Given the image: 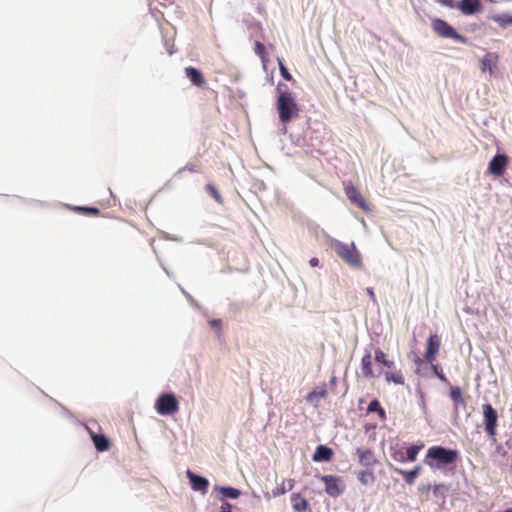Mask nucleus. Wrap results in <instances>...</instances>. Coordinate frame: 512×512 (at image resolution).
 I'll use <instances>...</instances> for the list:
<instances>
[{
	"label": "nucleus",
	"mask_w": 512,
	"mask_h": 512,
	"mask_svg": "<svg viewBox=\"0 0 512 512\" xmlns=\"http://www.w3.org/2000/svg\"><path fill=\"white\" fill-rule=\"evenodd\" d=\"M431 25L434 32L440 37L451 38L463 44L468 41L466 37L460 35L450 24L440 18L433 19Z\"/></svg>",
	"instance_id": "obj_4"
},
{
	"label": "nucleus",
	"mask_w": 512,
	"mask_h": 512,
	"mask_svg": "<svg viewBox=\"0 0 512 512\" xmlns=\"http://www.w3.org/2000/svg\"><path fill=\"white\" fill-rule=\"evenodd\" d=\"M448 490V486L444 483L434 484L432 488L433 496L440 499L442 502L445 501V493Z\"/></svg>",
	"instance_id": "obj_28"
},
{
	"label": "nucleus",
	"mask_w": 512,
	"mask_h": 512,
	"mask_svg": "<svg viewBox=\"0 0 512 512\" xmlns=\"http://www.w3.org/2000/svg\"><path fill=\"white\" fill-rule=\"evenodd\" d=\"M209 324L216 331H220L221 330L222 322H221L220 319H212V320L209 321Z\"/></svg>",
	"instance_id": "obj_37"
},
{
	"label": "nucleus",
	"mask_w": 512,
	"mask_h": 512,
	"mask_svg": "<svg viewBox=\"0 0 512 512\" xmlns=\"http://www.w3.org/2000/svg\"><path fill=\"white\" fill-rule=\"evenodd\" d=\"M91 438L98 451L104 452L110 449L111 442L105 435L91 432Z\"/></svg>",
	"instance_id": "obj_19"
},
{
	"label": "nucleus",
	"mask_w": 512,
	"mask_h": 512,
	"mask_svg": "<svg viewBox=\"0 0 512 512\" xmlns=\"http://www.w3.org/2000/svg\"><path fill=\"white\" fill-rule=\"evenodd\" d=\"M458 459L459 453L457 450L443 446H432L428 448L424 462L433 470H444L448 466H454Z\"/></svg>",
	"instance_id": "obj_1"
},
{
	"label": "nucleus",
	"mask_w": 512,
	"mask_h": 512,
	"mask_svg": "<svg viewBox=\"0 0 512 512\" xmlns=\"http://www.w3.org/2000/svg\"><path fill=\"white\" fill-rule=\"evenodd\" d=\"M344 191L347 198L350 200L352 204L357 205L360 209H362L365 212L370 211V207L367 201L364 199L360 191L352 183L345 184Z\"/></svg>",
	"instance_id": "obj_8"
},
{
	"label": "nucleus",
	"mask_w": 512,
	"mask_h": 512,
	"mask_svg": "<svg viewBox=\"0 0 512 512\" xmlns=\"http://www.w3.org/2000/svg\"><path fill=\"white\" fill-rule=\"evenodd\" d=\"M155 408L160 415H172L179 411V403L174 394L166 393L158 397Z\"/></svg>",
	"instance_id": "obj_5"
},
{
	"label": "nucleus",
	"mask_w": 512,
	"mask_h": 512,
	"mask_svg": "<svg viewBox=\"0 0 512 512\" xmlns=\"http://www.w3.org/2000/svg\"><path fill=\"white\" fill-rule=\"evenodd\" d=\"M420 471H421V466H419V465L415 466L414 469H412L410 471H404V470H400V469L397 470V472L403 476L405 482L408 485H412L415 482L416 478L420 474Z\"/></svg>",
	"instance_id": "obj_22"
},
{
	"label": "nucleus",
	"mask_w": 512,
	"mask_h": 512,
	"mask_svg": "<svg viewBox=\"0 0 512 512\" xmlns=\"http://www.w3.org/2000/svg\"><path fill=\"white\" fill-rule=\"evenodd\" d=\"M320 479L325 484V492L333 498L340 496L345 490V485L343 484L340 477L333 475H323L320 477Z\"/></svg>",
	"instance_id": "obj_7"
},
{
	"label": "nucleus",
	"mask_w": 512,
	"mask_h": 512,
	"mask_svg": "<svg viewBox=\"0 0 512 512\" xmlns=\"http://www.w3.org/2000/svg\"><path fill=\"white\" fill-rule=\"evenodd\" d=\"M435 1L444 6H448V7L453 6V0H435Z\"/></svg>",
	"instance_id": "obj_41"
},
{
	"label": "nucleus",
	"mask_w": 512,
	"mask_h": 512,
	"mask_svg": "<svg viewBox=\"0 0 512 512\" xmlns=\"http://www.w3.org/2000/svg\"><path fill=\"white\" fill-rule=\"evenodd\" d=\"M327 396L326 384L316 387L314 390L309 392L306 396V401L313 404L314 407H319L320 400Z\"/></svg>",
	"instance_id": "obj_15"
},
{
	"label": "nucleus",
	"mask_w": 512,
	"mask_h": 512,
	"mask_svg": "<svg viewBox=\"0 0 512 512\" xmlns=\"http://www.w3.org/2000/svg\"><path fill=\"white\" fill-rule=\"evenodd\" d=\"M424 444L412 445L406 450V460L410 462H414L417 458L418 453L422 450Z\"/></svg>",
	"instance_id": "obj_29"
},
{
	"label": "nucleus",
	"mask_w": 512,
	"mask_h": 512,
	"mask_svg": "<svg viewBox=\"0 0 512 512\" xmlns=\"http://www.w3.org/2000/svg\"><path fill=\"white\" fill-rule=\"evenodd\" d=\"M395 459L398 460V461H401V462L407 461L406 460V456H404V453H402V452H400L399 453V457H395Z\"/></svg>",
	"instance_id": "obj_43"
},
{
	"label": "nucleus",
	"mask_w": 512,
	"mask_h": 512,
	"mask_svg": "<svg viewBox=\"0 0 512 512\" xmlns=\"http://www.w3.org/2000/svg\"><path fill=\"white\" fill-rule=\"evenodd\" d=\"M309 264L312 266V267H316L319 265V259L316 258V257H313L310 259L309 261Z\"/></svg>",
	"instance_id": "obj_42"
},
{
	"label": "nucleus",
	"mask_w": 512,
	"mask_h": 512,
	"mask_svg": "<svg viewBox=\"0 0 512 512\" xmlns=\"http://www.w3.org/2000/svg\"><path fill=\"white\" fill-rule=\"evenodd\" d=\"M499 56L496 53H486L480 61V70L485 73L488 72L490 75L493 74L494 69L497 67Z\"/></svg>",
	"instance_id": "obj_12"
},
{
	"label": "nucleus",
	"mask_w": 512,
	"mask_h": 512,
	"mask_svg": "<svg viewBox=\"0 0 512 512\" xmlns=\"http://www.w3.org/2000/svg\"><path fill=\"white\" fill-rule=\"evenodd\" d=\"M450 398L453 401L455 408H457L459 405H461L462 407L466 406V402L462 396V391L460 387L453 386L450 388Z\"/></svg>",
	"instance_id": "obj_21"
},
{
	"label": "nucleus",
	"mask_w": 512,
	"mask_h": 512,
	"mask_svg": "<svg viewBox=\"0 0 512 512\" xmlns=\"http://www.w3.org/2000/svg\"><path fill=\"white\" fill-rule=\"evenodd\" d=\"M385 378L388 382H393L395 384H404V377L401 373V371H395V372H386Z\"/></svg>",
	"instance_id": "obj_30"
},
{
	"label": "nucleus",
	"mask_w": 512,
	"mask_h": 512,
	"mask_svg": "<svg viewBox=\"0 0 512 512\" xmlns=\"http://www.w3.org/2000/svg\"><path fill=\"white\" fill-rule=\"evenodd\" d=\"M291 504L296 512L311 511L308 501L300 493H293L291 495Z\"/></svg>",
	"instance_id": "obj_17"
},
{
	"label": "nucleus",
	"mask_w": 512,
	"mask_h": 512,
	"mask_svg": "<svg viewBox=\"0 0 512 512\" xmlns=\"http://www.w3.org/2000/svg\"><path fill=\"white\" fill-rule=\"evenodd\" d=\"M254 52L261 59L263 66L266 67V65L269 62V57L266 52L265 45L263 43H261L260 41H256L254 44Z\"/></svg>",
	"instance_id": "obj_24"
},
{
	"label": "nucleus",
	"mask_w": 512,
	"mask_h": 512,
	"mask_svg": "<svg viewBox=\"0 0 512 512\" xmlns=\"http://www.w3.org/2000/svg\"><path fill=\"white\" fill-rule=\"evenodd\" d=\"M183 170H186L190 173H196V172H199V167L198 165L196 164H191V163H188L184 168Z\"/></svg>",
	"instance_id": "obj_38"
},
{
	"label": "nucleus",
	"mask_w": 512,
	"mask_h": 512,
	"mask_svg": "<svg viewBox=\"0 0 512 512\" xmlns=\"http://www.w3.org/2000/svg\"><path fill=\"white\" fill-rule=\"evenodd\" d=\"M185 75L190 79L192 84H194L195 86L203 87L205 85V79L198 69L192 66L186 67Z\"/></svg>",
	"instance_id": "obj_18"
},
{
	"label": "nucleus",
	"mask_w": 512,
	"mask_h": 512,
	"mask_svg": "<svg viewBox=\"0 0 512 512\" xmlns=\"http://www.w3.org/2000/svg\"><path fill=\"white\" fill-rule=\"evenodd\" d=\"M187 477L190 480V484L193 490L200 491L203 494L207 492L209 482L206 478L196 475L190 470L187 471Z\"/></svg>",
	"instance_id": "obj_14"
},
{
	"label": "nucleus",
	"mask_w": 512,
	"mask_h": 512,
	"mask_svg": "<svg viewBox=\"0 0 512 512\" xmlns=\"http://www.w3.org/2000/svg\"><path fill=\"white\" fill-rule=\"evenodd\" d=\"M276 90L278 93L276 107L279 113V119L283 124H287L298 116L299 108L292 92L289 91L286 84L278 83Z\"/></svg>",
	"instance_id": "obj_2"
},
{
	"label": "nucleus",
	"mask_w": 512,
	"mask_h": 512,
	"mask_svg": "<svg viewBox=\"0 0 512 512\" xmlns=\"http://www.w3.org/2000/svg\"><path fill=\"white\" fill-rule=\"evenodd\" d=\"M76 211L83 212L88 215L97 216L100 213V210L95 207H84V206H78L75 208Z\"/></svg>",
	"instance_id": "obj_35"
},
{
	"label": "nucleus",
	"mask_w": 512,
	"mask_h": 512,
	"mask_svg": "<svg viewBox=\"0 0 512 512\" xmlns=\"http://www.w3.org/2000/svg\"><path fill=\"white\" fill-rule=\"evenodd\" d=\"M366 291H367V294L369 295L370 299H371L374 303H376V301H377V300H376V296H375V293H374L373 288H370V287H369V288H367V289H366Z\"/></svg>",
	"instance_id": "obj_40"
},
{
	"label": "nucleus",
	"mask_w": 512,
	"mask_h": 512,
	"mask_svg": "<svg viewBox=\"0 0 512 512\" xmlns=\"http://www.w3.org/2000/svg\"><path fill=\"white\" fill-rule=\"evenodd\" d=\"M505 512H512V508L507 509Z\"/></svg>",
	"instance_id": "obj_46"
},
{
	"label": "nucleus",
	"mask_w": 512,
	"mask_h": 512,
	"mask_svg": "<svg viewBox=\"0 0 512 512\" xmlns=\"http://www.w3.org/2000/svg\"><path fill=\"white\" fill-rule=\"evenodd\" d=\"M277 62H278V65H279V70H280V74L281 76L287 80V81H293V77L292 75L289 73L288 69L286 68V66L284 65L283 63V60L281 58H277Z\"/></svg>",
	"instance_id": "obj_32"
},
{
	"label": "nucleus",
	"mask_w": 512,
	"mask_h": 512,
	"mask_svg": "<svg viewBox=\"0 0 512 512\" xmlns=\"http://www.w3.org/2000/svg\"><path fill=\"white\" fill-rule=\"evenodd\" d=\"M220 492L224 497L236 499L240 496L241 491L233 487H221Z\"/></svg>",
	"instance_id": "obj_31"
},
{
	"label": "nucleus",
	"mask_w": 512,
	"mask_h": 512,
	"mask_svg": "<svg viewBox=\"0 0 512 512\" xmlns=\"http://www.w3.org/2000/svg\"><path fill=\"white\" fill-rule=\"evenodd\" d=\"M333 247L336 254L349 266L356 269L362 268V257L354 243L346 244L336 241Z\"/></svg>",
	"instance_id": "obj_3"
},
{
	"label": "nucleus",
	"mask_w": 512,
	"mask_h": 512,
	"mask_svg": "<svg viewBox=\"0 0 512 512\" xmlns=\"http://www.w3.org/2000/svg\"><path fill=\"white\" fill-rule=\"evenodd\" d=\"M482 411L485 431L490 438H494L497 430V411L489 403L482 405Z\"/></svg>",
	"instance_id": "obj_6"
},
{
	"label": "nucleus",
	"mask_w": 512,
	"mask_h": 512,
	"mask_svg": "<svg viewBox=\"0 0 512 512\" xmlns=\"http://www.w3.org/2000/svg\"><path fill=\"white\" fill-rule=\"evenodd\" d=\"M509 164V158L505 154H496L488 165V172L496 177L503 175Z\"/></svg>",
	"instance_id": "obj_9"
},
{
	"label": "nucleus",
	"mask_w": 512,
	"mask_h": 512,
	"mask_svg": "<svg viewBox=\"0 0 512 512\" xmlns=\"http://www.w3.org/2000/svg\"><path fill=\"white\" fill-rule=\"evenodd\" d=\"M294 485H295L294 479H284L282 481V483L272 491L273 496H275V497L281 496V495L285 494L287 491H291L293 489Z\"/></svg>",
	"instance_id": "obj_23"
},
{
	"label": "nucleus",
	"mask_w": 512,
	"mask_h": 512,
	"mask_svg": "<svg viewBox=\"0 0 512 512\" xmlns=\"http://www.w3.org/2000/svg\"><path fill=\"white\" fill-rule=\"evenodd\" d=\"M231 508H232V505L229 502H224L221 505L220 509H221V512H232Z\"/></svg>",
	"instance_id": "obj_39"
},
{
	"label": "nucleus",
	"mask_w": 512,
	"mask_h": 512,
	"mask_svg": "<svg viewBox=\"0 0 512 512\" xmlns=\"http://www.w3.org/2000/svg\"><path fill=\"white\" fill-rule=\"evenodd\" d=\"M375 360L376 362L381 363L382 365L386 366L389 369L394 367V362L392 360H389L387 358L386 353L382 351L380 348H377L375 350Z\"/></svg>",
	"instance_id": "obj_25"
},
{
	"label": "nucleus",
	"mask_w": 512,
	"mask_h": 512,
	"mask_svg": "<svg viewBox=\"0 0 512 512\" xmlns=\"http://www.w3.org/2000/svg\"><path fill=\"white\" fill-rule=\"evenodd\" d=\"M206 191L215 199L216 202L222 203L223 199L216 187L212 184H207L205 186Z\"/></svg>",
	"instance_id": "obj_33"
},
{
	"label": "nucleus",
	"mask_w": 512,
	"mask_h": 512,
	"mask_svg": "<svg viewBox=\"0 0 512 512\" xmlns=\"http://www.w3.org/2000/svg\"><path fill=\"white\" fill-rule=\"evenodd\" d=\"M334 452L330 447L325 445H319L316 447V450L312 456L313 461L315 462H328L333 458Z\"/></svg>",
	"instance_id": "obj_16"
},
{
	"label": "nucleus",
	"mask_w": 512,
	"mask_h": 512,
	"mask_svg": "<svg viewBox=\"0 0 512 512\" xmlns=\"http://www.w3.org/2000/svg\"><path fill=\"white\" fill-rule=\"evenodd\" d=\"M357 478L364 485L371 484L375 481V476L372 469H366L364 471L358 472Z\"/></svg>",
	"instance_id": "obj_26"
},
{
	"label": "nucleus",
	"mask_w": 512,
	"mask_h": 512,
	"mask_svg": "<svg viewBox=\"0 0 512 512\" xmlns=\"http://www.w3.org/2000/svg\"><path fill=\"white\" fill-rule=\"evenodd\" d=\"M493 20L501 27H506L508 24H512V15H497L493 17Z\"/></svg>",
	"instance_id": "obj_34"
},
{
	"label": "nucleus",
	"mask_w": 512,
	"mask_h": 512,
	"mask_svg": "<svg viewBox=\"0 0 512 512\" xmlns=\"http://www.w3.org/2000/svg\"><path fill=\"white\" fill-rule=\"evenodd\" d=\"M441 347V338L437 334H432L429 336L427 340V347L425 351V360L428 363L433 364V362L436 359V356L440 350Z\"/></svg>",
	"instance_id": "obj_10"
},
{
	"label": "nucleus",
	"mask_w": 512,
	"mask_h": 512,
	"mask_svg": "<svg viewBox=\"0 0 512 512\" xmlns=\"http://www.w3.org/2000/svg\"><path fill=\"white\" fill-rule=\"evenodd\" d=\"M458 8L464 15H473L482 10V4L480 0H461Z\"/></svg>",
	"instance_id": "obj_13"
},
{
	"label": "nucleus",
	"mask_w": 512,
	"mask_h": 512,
	"mask_svg": "<svg viewBox=\"0 0 512 512\" xmlns=\"http://www.w3.org/2000/svg\"><path fill=\"white\" fill-rule=\"evenodd\" d=\"M433 369H434V372L436 375H438L440 372L438 371V366L437 365H433Z\"/></svg>",
	"instance_id": "obj_45"
},
{
	"label": "nucleus",
	"mask_w": 512,
	"mask_h": 512,
	"mask_svg": "<svg viewBox=\"0 0 512 512\" xmlns=\"http://www.w3.org/2000/svg\"><path fill=\"white\" fill-rule=\"evenodd\" d=\"M432 488H433V486H431L430 484L419 485L418 490L424 497L423 500H425V501L429 500V494H430V491Z\"/></svg>",
	"instance_id": "obj_36"
},
{
	"label": "nucleus",
	"mask_w": 512,
	"mask_h": 512,
	"mask_svg": "<svg viewBox=\"0 0 512 512\" xmlns=\"http://www.w3.org/2000/svg\"><path fill=\"white\" fill-rule=\"evenodd\" d=\"M361 372L365 378H373L375 376L372 369V356L370 352L365 353L361 359Z\"/></svg>",
	"instance_id": "obj_20"
},
{
	"label": "nucleus",
	"mask_w": 512,
	"mask_h": 512,
	"mask_svg": "<svg viewBox=\"0 0 512 512\" xmlns=\"http://www.w3.org/2000/svg\"><path fill=\"white\" fill-rule=\"evenodd\" d=\"M368 413L377 412L379 417L384 420L386 418L385 410L381 407L380 402L377 399L372 400L367 408Z\"/></svg>",
	"instance_id": "obj_27"
},
{
	"label": "nucleus",
	"mask_w": 512,
	"mask_h": 512,
	"mask_svg": "<svg viewBox=\"0 0 512 512\" xmlns=\"http://www.w3.org/2000/svg\"><path fill=\"white\" fill-rule=\"evenodd\" d=\"M356 454L358 455L359 464L366 469L373 470L374 466L378 463L374 452L370 449L357 448Z\"/></svg>",
	"instance_id": "obj_11"
},
{
	"label": "nucleus",
	"mask_w": 512,
	"mask_h": 512,
	"mask_svg": "<svg viewBox=\"0 0 512 512\" xmlns=\"http://www.w3.org/2000/svg\"><path fill=\"white\" fill-rule=\"evenodd\" d=\"M438 378L441 379L442 381H447V378L444 376V374L442 372H440L438 375Z\"/></svg>",
	"instance_id": "obj_44"
}]
</instances>
